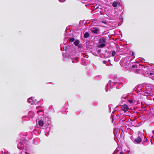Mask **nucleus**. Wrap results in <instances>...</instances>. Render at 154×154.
Wrapping results in <instances>:
<instances>
[{"label":"nucleus","mask_w":154,"mask_h":154,"mask_svg":"<svg viewBox=\"0 0 154 154\" xmlns=\"http://www.w3.org/2000/svg\"><path fill=\"white\" fill-rule=\"evenodd\" d=\"M106 39L104 38H101L99 39L98 48H103L105 46Z\"/></svg>","instance_id":"1"},{"label":"nucleus","mask_w":154,"mask_h":154,"mask_svg":"<svg viewBox=\"0 0 154 154\" xmlns=\"http://www.w3.org/2000/svg\"><path fill=\"white\" fill-rule=\"evenodd\" d=\"M122 109L125 112L127 111L129 109L128 106L126 104H124L122 106Z\"/></svg>","instance_id":"2"},{"label":"nucleus","mask_w":154,"mask_h":154,"mask_svg":"<svg viewBox=\"0 0 154 154\" xmlns=\"http://www.w3.org/2000/svg\"><path fill=\"white\" fill-rule=\"evenodd\" d=\"M142 141V139L140 137H138L135 139L134 143H140Z\"/></svg>","instance_id":"3"},{"label":"nucleus","mask_w":154,"mask_h":154,"mask_svg":"<svg viewBox=\"0 0 154 154\" xmlns=\"http://www.w3.org/2000/svg\"><path fill=\"white\" fill-rule=\"evenodd\" d=\"M91 31L92 33H97L98 31V29L96 27H93L91 29Z\"/></svg>","instance_id":"4"},{"label":"nucleus","mask_w":154,"mask_h":154,"mask_svg":"<svg viewBox=\"0 0 154 154\" xmlns=\"http://www.w3.org/2000/svg\"><path fill=\"white\" fill-rule=\"evenodd\" d=\"M38 125L41 127H43L44 125V122L42 119L40 120L38 122Z\"/></svg>","instance_id":"5"},{"label":"nucleus","mask_w":154,"mask_h":154,"mask_svg":"<svg viewBox=\"0 0 154 154\" xmlns=\"http://www.w3.org/2000/svg\"><path fill=\"white\" fill-rule=\"evenodd\" d=\"M80 41L78 40H76L74 42V44L76 46H77L79 44Z\"/></svg>","instance_id":"6"},{"label":"nucleus","mask_w":154,"mask_h":154,"mask_svg":"<svg viewBox=\"0 0 154 154\" xmlns=\"http://www.w3.org/2000/svg\"><path fill=\"white\" fill-rule=\"evenodd\" d=\"M89 33L88 32H86L84 34V37L85 38H87L89 37Z\"/></svg>","instance_id":"7"},{"label":"nucleus","mask_w":154,"mask_h":154,"mask_svg":"<svg viewBox=\"0 0 154 154\" xmlns=\"http://www.w3.org/2000/svg\"><path fill=\"white\" fill-rule=\"evenodd\" d=\"M20 145V149H22L23 147V145L21 142H19L18 144V148L19 147Z\"/></svg>","instance_id":"8"},{"label":"nucleus","mask_w":154,"mask_h":154,"mask_svg":"<svg viewBox=\"0 0 154 154\" xmlns=\"http://www.w3.org/2000/svg\"><path fill=\"white\" fill-rule=\"evenodd\" d=\"M128 102H129L131 104L133 103L134 102H135V101L133 99H128L127 100Z\"/></svg>","instance_id":"9"},{"label":"nucleus","mask_w":154,"mask_h":154,"mask_svg":"<svg viewBox=\"0 0 154 154\" xmlns=\"http://www.w3.org/2000/svg\"><path fill=\"white\" fill-rule=\"evenodd\" d=\"M116 51L114 50H113L112 51V57H114L115 55H116Z\"/></svg>","instance_id":"10"},{"label":"nucleus","mask_w":154,"mask_h":154,"mask_svg":"<svg viewBox=\"0 0 154 154\" xmlns=\"http://www.w3.org/2000/svg\"><path fill=\"white\" fill-rule=\"evenodd\" d=\"M117 2L115 1L114 2H113V3L112 4V5L114 7H116L117 6Z\"/></svg>","instance_id":"11"},{"label":"nucleus","mask_w":154,"mask_h":154,"mask_svg":"<svg viewBox=\"0 0 154 154\" xmlns=\"http://www.w3.org/2000/svg\"><path fill=\"white\" fill-rule=\"evenodd\" d=\"M75 40L74 38H70L69 42H73Z\"/></svg>","instance_id":"12"},{"label":"nucleus","mask_w":154,"mask_h":154,"mask_svg":"<svg viewBox=\"0 0 154 154\" xmlns=\"http://www.w3.org/2000/svg\"><path fill=\"white\" fill-rule=\"evenodd\" d=\"M136 72L137 73H139L140 72V70L139 69H137L136 71Z\"/></svg>","instance_id":"13"},{"label":"nucleus","mask_w":154,"mask_h":154,"mask_svg":"<svg viewBox=\"0 0 154 154\" xmlns=\"http://www.w3.org/2000/svg\"><path fill=\"white\" fill-rule=\"evenodd\" d=\"M137 65H136V64H135V65H133L132 66V67L133 68H137Z\"/></svg>","instance_id":"14"},{"label":"nucleus","mask_w":154,"mask_h":154,"mask_svg":"<svg viewBox=\"0 0 154 154\" xmlns=\"http://www.w3.org/2000/svg\"><path fill=\"white\" fill-rule=\"evenodd\" d=\"M102 23H104V24H106V22L105 21H104V20H103L102 21Z\"/></svg>","instance_id":"15"},{"label":"nucleus","mask_w":154,"mask_h":154,"mask_svg":"<svg viewBox=\"0 0 154 154\" xmlns=\"http://www.w3.org/2000/svg\"><path fill=\"white\" fill-rule=\"evenodd\" d=\"M154 74V72H150L149 73V75H153Z\"/></svg>","instance_id":"16"},{"label":"nucleus","mask_w":154,"mask_h":154,"mask_svg":"<svg viewBox=\"0 0 154 154\" xmlns=\"http://www.w3.org/2000/svg\"><path fill=\"white\" fill-rule=\"evenodd\" d=\"M119 154H124V153L123 152H119Z\"/></svg>","instance_id":"17"},{"label":"nucleus","mask_w":154,"mask_h":154,"mask_svg":"<svg viewBox=\"0 0 154 154\" xmlns=\"http://www.w3.org/2000/svg\"><path fill=\"white\" fill-rule=\"evenodd\" d=\"M105 51H106V52H107V50H106Z\"/></svg>","instance_id":"18"},{"label":"nucleus","mask_w":154,"mask_h":154,"mask_svg":"<svg viewBox=\"0 0 154 154\" xmlns=\"http://www.w3.org/2000/svg\"><path fill=\"white\" fill-rule=\"evenodd\" d=\"M151 144H152V142H151Z\"/></svg>","instance_id":"19"}]
</instances>
